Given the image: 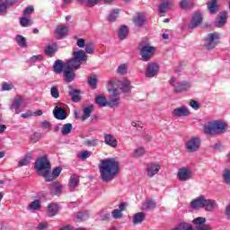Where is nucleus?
Segmentation results:
<instances>
[{"instance_id":"f257e3e1","label":"nucleus","mask_w":230,"mask_h":230,"mask_svg":"<svg viewBox=\"0 0 230 230\" xmlns=\"http://www.w3.org/2000/svg\"><path fill=\"white\" fill-rule=\"evenodd\" d=\"M99 171L103 182H111L116 179L119 172V162L114 158H105L100 161Z\"/></svg>"},{"instance_id":"f03ea898","label":"nucleus","mask_w":230,"mask_h":230,"mask_svg":"<svg viewBox=\"0 0 230 230\" xmlns=\"http://www.w3.org/2000/svg\"><path fill=\"white\" fill-rule=\"evenodd\" d=\"M34 168L38 174L45 179V181H51L49 175V172H51V164L49 160H48L47 155H43L35 162Z\"/></svg>"},{"instance_id":"7ed1b4c3","label":"nucleus","mask_w":230,"mask_h":230,"mask_svg":"<svg viewBox=\"0 0 230 230\" xmlns=\"http://www.w3.org/2000/svg\"><path fill=\"white\" fill-rule=\"evenodd\" d=\"M204 130L207 136L226 134L227 124L222 120H214L208 122V124L204 127Z\"/></svg>"},{"instance_id":"20e7f679","label":"nucleus","mask_w":230,"mask_h":230,"mask_svg":"<svg viewBox=\"0 0 230 230\" xmlns=\"http://www.w3.org/2000/svg\"><path fill=\"white\" fill-rule=\"evenodd\" d=\"M73 58L66 61L65 64V67H67L69 69L77 70L82 67V62L84 60H87V54H85V51L83 49L74 51L73 53Z\"/></svg>"},{"instance_id":"39448f33","label":"nucleus","mask_w":230,"mask_h":230,"mask_svg":"<svg viewBox=\"0 0 230 230\" xmlns=\"http://www.w3.org/2000/svg\"><path fill=\"white\" fill-rule=\"evenodd\" d=\"M216 205L217 201L214 199H208L202 196L190 202V208H192V209H201V208H204L206 211H213Z\"/></svg>"},{"instance_id":"423d86ee","label":"nucleus","mask_w":230,"mask_h":230,"mask_svg":"<svg viewBox=\"0 0 230 230\" xmlns=\"http://www.w3.org/2000/svg\"><path fill=\"white\" fill-rule=\"evenodd\" d=\"M154 53H155V48L152 46L146 45L140 49V55L144 62H148L154 57Z\"/></svg>"},{"instance_id":"0eeeda50","label":"nucleus","mask_w":230,"mask_h":230,"mask_svg":"<svg viewBox=\"0 0 230 230\" xmlns=\"http://www.w3.org/2000/svg\"><path fill=\"white\" fill-rule=\"evenodd\" d=\"M200 138L192 137L186 143L187 152L192 154L193 152H199L200 149Z\"/></svg>"},{"instance_id":"6e6552de","label":"nucleus","mask_w":230,"mask_h":230,"mask_svg":"<svg viewBox=\"0 0 230 230\" xmlns=\"http://www.w3.org/2000/svg\"><path fill=\"white\" fill-rule=\"evenodd\" d=\"M170 84L172 85L174 93H184L190 89V83L188 82H183V83H179L175 82V78H171Z\"/></svg>"},{"instance_id":"1a4fd4ad","label":"nucleus","mask_w":230,"mask_h":230,"mask_svg":"<svg viewBox=\"0 0 230 230\" xmlns=\"http://www.w3.org/2000/svg\"><path fill=\"white\" fill-rule=\"evenodd\" d=\"M159 64L157 63H149L146 69V76L147 78H154V76H157L159 73Z\"/></svg>"},{"instance_id":"9d476101","label":"nucleus","mask_w":230,"mask_h":230,"mask_svg":"<svg viewBox=\"0 0 230 230\" xmlns=\"http://www.w3.org/2000/svg\"><path fill=\"white\" fill-rule=\"evenodd\" d=\"M220 39V34L214 32L208 34V37L206 39V48L207 49H213L217 47V42L215 40Z\"/></svg>"},{"instance_id":"9b49d317","label":"nucleus","mask_w":230,"mask_h":230,"mask_svg":"<svg viewBox=\"0 0 230 230\" xmlns=\"http://www.w3.org/2000/svg\"><path fill=\"white\" fill-rule=\"evenodd\" d=\"M63 78L64 82H66V84H71V82L75 81V79L76 78V74L75 73L74 69L65 66L63 70Z\"/></svg>"},{"instance_id":"f8f14e48","label":"nucleus","mask_w":230,"mask_h":230,"mask_svg":"<svg viewBox=\"0 0 230 230\" xmlns=\"http://www.w3.org/2000/svg\"><path fill=\"white\" fill-rule=\"evenodd\" d=\"M159 170H161V164L157 163L148 164L146 167L147 177H154V175H157L159 173Z\"/></svg>"},{"instance_id":"ddd939ff","label":"nucleus","mask_w":230,"mask_h":230,"mask_svg":"<svg viewBox=\"0 0 230 230\" xmlns=\"http://www.w3.org/2000/svg\"><path fill=\"white\" fill-rule=\"evenodd\" d=\"M125 209H127V203L126 202L120 203L119 206V208H116L111 211L112 218H115V220L123 218V211H125Z\"/></svg>"},{"instance_id":"4468645a","label":"nucleus","mask_w":230,"mask_h":230,"mask_svg":"<svg viewBox=\"0 0 230 230\" xmlns=\"http://www.w3.org/2000/svg\"><path fill=\"white\" fill-rule=\"evenodd\" d=\"M177 177H178L179 181H190V179L191 177V172H190V169H188L186 167H182V168L179 169Z\"/></svg>"},{"instance_id":"2eb2a0df","label":"nucleus","mask_w":230,"mask_h":230,"mask_svg":"<svg viewBox=\"0 0 230 230\" xmlns=\"http://www.w3.org/2000/svg\"><path fill=\"white\" fill-rule=\"evenodd\" d=\"M53 114L56 119L64 120L67 118V111H66L64 108H60L58 106L54 108Z\"/></svg>"},{"instance_id":"dca6fc26","label":"nucleus","mask_w":230,"mask_h":230,"mask_svg":"<svg viewBox=\"0 0 230 230\" xmlns=\"http://www.w3.org/2000/svg\"><path fill=\"white\" fill-rule=\"evenodd\" d=\"M57 51H58V45H57V43L49 44L44 49L45 55L50 58L55 57Z\"/></svg>"},{"instance_id":"f3484780","label":"nucleus","mask_w":230,"mask_h":230,"mask_svg":"<svg viewBox=\"0 0 230 230\" xmlns=\"http://www.w3.org/2000/svg\"><path fill=\"white\" fill-rule=\"evenodd\" d=\"M172 116H175L176 118L190 116V110L184 106L176 108L172 111Z\"/></svg>"},{"instance_id":"a211bd4d","label":"nucleus","mask_w":230,"mask_h":230,"mask_svg":"<svg viewBox=\"0 0 230 230\" xmlns=\"http://www.w3.org/2000/svg\"><path fill=\"white\" fill-rule=\"evenodd\" d=\"M104 143L108 145V146H111V148H116L118 146V140L111 134L104 135Z\"/></svg>"},{"instance_id":"6ab92c4d","label":"nucleus","mask_w":230,"mask_h":230,"mask_svg":"<svg viewBox=\"0 0 230 230\" xmlns=\"http://www.w3.org/2000/svg\"><path fill=\"white\" fill-rule=\"evenodd\" d=\"M227 13L226 11H223L218 15V21L215 22V26L217 28H222L226 22H227Z\"/></svg>"},{"instance_id":"aec40b11","label":"nucleus","mask_w":230,"mask_h":230,"mask_svg":"<svg viewBox=\"0 0 230 230\" xmlns=\"http://www.w3.org/2000/svg\"><path fill=\"white\" fill-rule=\"evenodd\" d=\"M21 105H22V97L21 95H17L11 105V110L15 111V114H19Z\"/></svg>"},{"instance_id":"412c9836","label":"nucleus","mask_w":230,"mask_h":230,"mask_svg":"<svg viewBox=\"0 0 230 230\" xmlns=\"http://www.w3.org/2000/svg\"><path fill=\"white\" fill-rule=\"evenodd\" d=\"M60 173H62V169L61 167H55L52 171H49L48 177H50V180H45L46 182H51L53 181H55V179H58V177L60 176Z\"/></svg>"},{"instance_id":"4be33fe9","label":"nucleus","mask_w":230,"mask_h":230,"mask_svg":"<svg viewBox=\"0 0 230 230\" xmlns=\"http://www.w3.org/2000/svg\"><path fill=\"white\" fill-rule=\"evenodd\" d=\"M60 208H58V205L56 204V203H50L49 204L48 206V208H47V215L48 217H56L57 213H58V210Z\"/></svg>"},{"instance_id":"5701e85b","label":"nucleus","mask_w":230,"mask_h":230,"mask_svg":"<svg viewBox=\"0 0 230 230\" xmlns=\"http://www.w3.org/2000/svg\"><path fill=\"white\" fill-rule=\"evenodd\" d=\"M63 188L64 187L62 186V184L58 182H54L49 186L50 193L52 195H60V193H62Z\"/></svg>"},{"instance_id":"b1692460","label":"nucleus","mask_w":230,"mask_h":230,"mask_svg":"<svg viewBox=\"0 0 230 230\" xmlns=\"http://www.w3.org/2000/svg\"><path fill=\"white\" fill-rule=\"evenodd\" d=\"M66 68V65L62 62L60 59H57L53 65V71L54 73H57V75H60V73L64 72V69Z\"/></svg>"},{"instance_id":"393cba45","label":"nucleus","mask_w":230,"mask_h":230,"mask_svg":"<svg viewBox=\"0 0 230 230\" xmlns=\"http://www.w3.org/2000/svg\"><path fill=\"white\" fill-rule=\"evenodd\" d=\"M207 8L209 12V13H217L218 12V1L217 0H210L207 3Z\"/></svg>"},{"instance_id":"a878e982","label":"nucleus","mask_w":230,"mask_h":230,"mask_svg":"<svg viewBox=\"0 0 230 230\" xmlns=\"http://www.w3.org/2000/svg\"><path fill=\"white\" fill-rule=\"evenodd\" d=\"M170 4H172V0H164L161 4L159 5V12L161 13V17H164V13L168 8H170Z\"/></svg>"},{"instance_id":"bb28decb","label":"nucleus","mask_w":230,"mask_h":230,"mask_svg":"<svg viewBox=\"0 0 230 230\" xmlns=\"http://www.w3.org/2000/svg\"><path fill=\"white\" fill-rule=\"evenodd\" d=\"M146 217V215L144 212L136 213L133 216L134 226H137V224H142V222H145Z\"/></svg>"},{"instance_id":"cd10ccee","label":"nucleus","mask_w":230,"mask_h":230,"mask_svg":"<svg viewBox=\"0 0 230 230\" xmlns=\"http://www.w3.org/2000/svg\"><path fill=\"white\" fill-rule=\"evenodd\" d=\"M200 22H202V15L195 13L189 26L190 28H197Z\"/></svg>"},{"instance_id":"c85d7f7f","label":"nucleus","mask_w":230,"mask_h":230,"mask_svg":"<svg viewBox=\"0 0 230 230\" xmlns=\"http://www.w3.org/2000/svg\"><path fill=\"white\" fill-rule=\"evenodd\" d=\"M95 103L98 107H107V105H109V101H107V98L103 95H97L95 97Z\"/></svg>"},{"instance_id":"c756f323","label":"nucleus","mask_w":230,"mask_h":230,"mask_svg":"<svg viewBox=\"0 0 230 230\" xmlns=\"http://www.w3.org/2000/svg\"><path fill=\"white\" fill-rule=\"evenodd\" d=\"M80 184V176L77 174H73L70 177V181L68 182L69 188H76Z\"/></svg>"},{"instance_id":"7c9ffc66","label":"nucleus","mask_w":230,"mask_h":230,"mask_svg":"<svg viewBox=\"0 0 230 230\" xmlns=\"http://www.w3.org/2000/svg\"><path fill=\"white\" fill-rule=\"evenodd\" d=\"M69 95L72 98V102H75V103H78V102H80L81 100V96H80V91L76 90V89H72L69 92Z\"/></svg>"},{"instance_id":"2f4dec72","label":"nucleus","mask_w":230,"mask_h":230,"mask_svg":"<svg viewBox=\"0 0 230 230\" xmlns=\"http://www.w3.org/2000/svg\"><path fill=\"white\" fill-rule=\"evenodd\" d=\"M56 33L61 38V39H64V37L66 35H67V28L66 27V25H58L57 28H56Z\"/></svg>"},{"instance_id":"473e14b6","label":"nucleus","mask_w":230,"mask_h":230,"mask_svg":"<svg viewBox=\"0 0 230 230\" xmlns=\"http://www.w3.org/2000/svg\"><path fill=\"white\" fill-rule=\"evenodd\" d=\"M146 21V19L145 18V15L143 13H140L133 18V22L136 24V26H143Z\"/></svg>"},{"instance_id":"72a5a7b5","label":"nucleus","mask_w":230,"mask_h":230,"mask_svg":"<svg viewBox=\"0 0 230 230\" xmlns=\"http://www.w3.org/2000/svg\"><path fill=\"white\" fill-rule=\"evenodd\" d=\"M94 107L93 105H90L83 110V116H82V121H85L88 118H91V114L93 113V110Z\"/></svg>"},{"instance_id":"f704fd0d","label":"nucleus","mask_w":230,"mask_h":230,"mask_svg":"<svg viewBox=\"0 0 230 230\" xmlns=\"http://www.w3.org/2000/svg\"><path fill=\"white\" fill-rule=\"evenodd\" d=\"M40 208H42V205H40V200L35 199L28 205L27 209H30L31 211H37L40 209Z\"/></svg>"},{"instance_id":"c9c22d12","label":"nucleus","mask_w":230,"mask_h":230,"mask_svg":"<svg viewBox=\"0 0 230 230\" xmlns=\"http://www.w3.org/2000/svg\"><path fill=\"white\" fill-rule=\"evenodd\" d=\"M15 40L21 48H28V42L26 41V38L22 35H16Z\"/></svg>"},{"instance_id":"e433bc0d","label":"nucleus","mask_w":230,"mask_h":230,"mask_svg":"<svg viewBox=\"0 0 230 230\" xmlns=\"http://www.w3.org/2000/svg\"><path fill=\"white\" fill-rule=\"evenodd\" d=\"M127 35H128V27H127V25H122L119 31V37L121 40H125Z\"/></svg>"},{"instance_id":"4c0bfd02","label":"nucleus","mask_w":230,"mask_h":230,"mask_svg":"<svg viewBox=\"0 0 230 230\" xmlns=\"http://www.w3.org/2000/svg\"><path fill=\"white\" fill-rule=\"evenodd\" d=\"M31 163V154L28 153L25 155L22 160L18 163V166H28Z\"/></svg>"},{"instance_id":"58836bf2","label":"nucleus","mask_w":230,"mask_h":230,"mask_svg":"<svg viewBox=\"0 0 230 230\" xmlns=\"http://www.w3.org/2000/svg\"><path fill=\"white\" fill-rule=\"evenodd\" d=\"M120 89L122 90V93H126L127 94H128V93H130L132 89V86L130 85V81H124L120 85Z\"/></svg>"},{"instance_id":"ea45409f","label":"nucleus","mask_w":230,"mask_h":230,"mask_svg":"<svg viewBox=\"0 0 230 230\" xmlns=\"http://www.w3.org/2000/svg\"><path fill=\"white\" fill-rule=\"evenodd\" d=\"M72 130H73V124L72 123H66L61 128V134L63 136H67L68 134H71Z\"/></svg>"},{"instance_id":"a19ab883","label":"nucleus","mask_w":230,"mask_h":230,"mask_svg":"<svg viewBox=\"0 0 230 230\" xmlns=\"http://www.w3.org/2000/svg\"><path fill=\"white\" fill-rule=\"evenodd\" d=\"M91 151L88 150H84V151H80L77 154V157L78 159H81V161H85L86 159H89V157H91Z\"/></svg>"},{"instance_id":"79ce46f5","label":"nucleus","mask_w":230,"mask_h":230,"mask_svg":"<svg viewBox=\"0 0 230 230\" xmlns=\"http://www.w3.org/2000/svg\"><path fill=\"white\" fill-rule=\"evenodd\" d=\"M180 8L186 10L188 8H193V3L190 0H181L180 2Z\"/></svg>"},{"instance_id":"37998d69","label":"nucleus","mask_w":230,"mask_h":230,"mask_svg":"<svg viewBox=\"0 0 230 230\" xmlns=\"http://www.w3.org/2000/svg\"><path fill=\"white\" fill-rule=\"evenodd\" d=\"M98 84V77L96 75H90L88 78V85H91L92 89H96Z\"/></svg>"},{"instance_id":"c03bdc74","label":"nucleus","mask_w":230,"mask_h":230,"mask_svg":"<svg viewBox=\"0 0 230 230\" xmlns=\"http://www.w3.org/2000/svg\"><path fill=\"white\" fill-rule=\"evenodd\" d=\"M144 206H146L145 209H147L148 211H152V209H155L156 203L153 199H147Z\"/></svg>"},{"instance_id":"a18cd8bd","label":"nucleus","mask_w":230,"mask_h":230,"mask_svg":"<svg viewBox=\"0 0 230 230\" xmlns=\"http://www.w3.org/2000/svg\"><path fill=\"white\" fill-rule=\"evenodd\" d=\"M20 24L21 26H22V28H28V26H31L32 22H31V19L28 18V17H22L20 19Z\"/></svg>"},{"instance_id":"49530a36","label":"nucleus","mask_w":230,"mask_h":230,"mask_svg":"<svg viewBox=\"0 0 230 230\" xmlns=\"http://www.w3.org/2000/svg\"><path fill=\"white\" fill-rule=\"evenodd\" d=\"M84 145H85V146H98V145H100V140L97 138L86 139L84 140Z\"/></svg>"},{"instance_id":"de8ad7c7","label":"nucleus","mask_w":230,"mask_h":230,"mask_svg":"<svg viewBox=\"0 0 230 230\" xmlns=\"http://www.w3.org/2000/svg\"><path fill=\"white\" fill-rule=\"evenodd\" d=\"M119 103V97H112L110 101H108V107L113 109V107H118Z\"/></svg>"},{"instance_id":"09e8293b","label":"nucleus","mask_w":230,"mask_h":230,"mask_svg":"<svg viewBox=\"0 0 230 230\" xmlns=\"http://www.w3.org/2000/svg\"><path fill=\"white\" fill-rule=\"evenodd\" d=\"M118 15H119V10L114 9L111 12V13L109 14L108 21H110V22H114V21H116V19H118Z\"/></svg>"},{"instance_id":"8fccbe9b","label":"nucleus","mask_w":230,"mask_h":230,"mask_svg":"<svg viewBox=\"0 0 230 230\" xmlns=\"http://www.w3.org/2000/svg\"><path fill=\"white\" fill-rule=\"evenodd\" d=\"M146 150L143 147H138L137 149H136L133 153V157L138 158L141 157L143 155H145L146 154Z\"/></svg>"},{"instance_id":"3c124183","label":"nucleus","mask_w":230,"mask_h":230,"mask_svg":"<svg viewBox=\"0 0 230 230\" xmlns=\"http://www.w3.org/2000/svg\"><path fill=\"white\" fill-rule=\"evenodd\" d=\"M85 53L88 55H93L94 53V44L93 42H89L85 45Z\"/></svg>"},{"instance_id":"603ef678","label":"nucleus","mask_w":230,"mask_h":230,"mask_svg":"<svg viewBox=\"0 0 230 230\" xmlns=\"http://www.w3.org/2000/svg\"><path fill=\"white\" fill-rule=\"evenodd\" d=\"M50 94L52 98H59L60 93L58 92V87L57 86H52L50 89Z\"/></svg>"},{"instance_id":"864d4df0","label":"nucleus","mask_w":230,"mask_h":230,"mask_svg":"<svg viewBox=\"0 0 230 230\" xmlns=\"http://www.w3.org/2000/svg\"><path fill=\"white\" fill-rule=\"evenodd\" d=\"M192 223L195 226H204L206 224V218L205 217H196L192 220Z\"/></svg>"},{"instance_id":"5fc2aeb1","label":"nucleus","mask_w":230,"mask_h":230,"mask_svg":"<svg viewBox=\"0 0 230 230\" xmlns=\"http://www.w3.org/2000/svg\"><path fill=\"white\" fill-rule=\"evenodd\" d=\"M223 178L226 184H230V170L226 169L223 172Z\"/></svg>"},{"instance_id":"6e6d98bb","label":"nucleus","mask_w":230,"mask_h":230,"mask_svg":"<svg viewBox=\"0 0 230 230\" xmlns=\"http://www.w3.org/2000/svg\"><path fill=\"white\" fill-rule=\"evenodd\" d=\"M127 69H128V66L126 64H122L118 67L117 72L119 75H125V73H127Z\"/></svg>"},{"instance_id":"4d7b16f0","label":"nucleus","mask_w":230,"mask_h":230,"mask_svg":"<svg viewBox=\"0 0 230 230\" xmlns=\"http://www.w3.org/2000/svg\"><path fill=\"white\" fill-rule=\"evenodd\" d=\"M8 10V7L6 6V4L4 2L0 1V15H4Z\"/></svg>"},{"instance_id":"13d9d810","label":"nucleus","mask_w":230,"mask_h":230,"mask_svg":"<svg viewBox=\"0 0 230 230\" xmlns=\"http://www.w3.org/2000/svg\"><path fill=\"white\" fill-rule=\"evenodd\" d=\"M33 5L27 6L23 11V15L26 17V15H30V13H33L34 12Z\"/></svg>"},{"instance_id":"bf43d9fd","label":"nucleus","mask_w":230,"mask_h":230,"mask_svg":"<svg viewBox=\"0 0 230 230\" xmlns=\"http://www.w3.org/2000/svg\"><path fill=\"white\" fill-rule=\"evenodd\" d=\"M2 89H3V91H12V89H13V84L4 83L2 84Z\"/></svg>"},{"instance_id":"052dcab7","label":"nucleus","mask_w":230,"mask_h":230,"mask_svg":"<svg viewBox=\"0 0 230 230\" xmlns=\"http://www.w3.org/2000/svg\"><path fill=\"white\" fill-rule=\"evenodd\" d=\"M99 1L100 0H87L85 4L89 8H93V6H96V4H98Z\"/></svg>"},{"instance_id":"680f3d73","label":"nucleus","mask_w":230,"mask_h":230,"mask_svg":"<svg viewBox=\"0 0 230 230\" xmlns=\"http://www.w3.org/2000/svg\"><path fill=\"white\" fill-rule=\"evenodd\" d=\"M190 105L192 107V109H195V111H199V109H200V104L197 101H190Z\"/></svg>"},{"instance_id":"e2e57ef3","label":"nucleus","mask_w":230,"mask_h":230,"mask_svg":"<svg viewBox=\"0 0 230 230\" xmlns=\"http://www.w3.org/2000/svg\"><path fill=\"white\" fill-rule=\"evenodd\" d=\"M197 230H212L211 226L209 225H202V226H197Z\"/></svg>"},{"instance_id":"0e129e2a","label":"nucleus","mask_w":230,"mask_h":230,"mask_svg":"<svg viewBox=\"0 0 230 230\" xmlns=\"http://www.w3.org/2000/svg\"><path fill=\"white\" fill-rule=\"evenodd\" d=\"M42 60V55L32 56L30 59L31 62H40Z\"/></svg>"},{"instance_id":"69168bd1","label":"nucleus","mask_w":230,"mask_h":230,"mask_svg":"<svg viewBox=\"0 0 230 230\" xmlns=\"http://www.w3.org/2000/svg\"><path fill=\"white\" fill-rule=\"evenodd\" d=\"M4 4L7 6V9L13 6V4H15V3H17V0H5Z\"/></svg>"},{"instance_id":"338daca9","label":"nucleus","mask_w":230,"mask_h":230,"mask_svg":"<svg viewBox=\"0 0 230 230\" xmlns=\"http://www.w3.org/2000/svg\"><path fill=\"white\" fill-rule=\"evenodd\" d=\"M77 46L78 48H85V40L84 39H77Z\"/></svg>"},{"instance_id":"774afa93","label":"nucleus","mask_w":230,"mask_h":230,"mask_svg":"<svg viewBox=\"0 0 230 230\" xmlns=\"http://www.w3.org/2000/svg\"><path fill=\"white\" fill-rule=\"evenodd\" d=\"M48 222L45 223H40L37 229L39 230H44V229H48Z\"/></svg>"}]
</instances>
